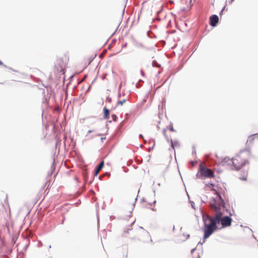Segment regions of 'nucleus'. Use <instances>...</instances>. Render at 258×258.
<instances>
[{
	"label": "nucleus",
	"instance_id": "f257e3e1",
	"mask_svg": "<svg viewBox=\"0 0 258 258\" xmlns=\"http://www.w3.org/2000/svg\"><path fill=\"white\" fill-rule=\"evenodd\" d=\"M253 155L248 149L241 150L235 157L231 159L225 158L223 161V164H232L235 170H239L249 163Z\"/></svg>",
	"mask_w": 258,
	"mask_h": 258
},
{
	"label": "nucleus",
	"instance_id": "f03ea898",
	"mask_svg": "<svg viewBox=\"0 0 258 258\" xmlns=\"http://www.w3.org/2000/svg\"><path fill=\"white\" fill-rule=\"evenodd\" d=\"M210 206L214 212V215L218 212L221 213L222 209L225 208L224 202L219 195H217L216 198H212L210 202Z\"/></svg>",
	"mask_w": 258,
	"mask_h": 258
},
{
	"label": "nucleus",
	"instance_id": "7ed1b4c3",
	"mask_svg": "<svg viewBox=\"0 0 258 258\" xmlns=\"http://www.w3.org/2000/svg\"><path fill=\"white\" fill-rule=\"evenodd\" d=\"M210 223L207 224L205 223L204 227V238L209 237L217 229V223L215 221L213 217H209Z\"/></svg>",
	"mask_w": 258,
	"mask_h": 258
},
{
	"label": "nucleus",
	"instance_id": "20e7f679",
	"mask_svg": "<svg viewBox=\"0 0 258 258\" xmlns=\"http://www.w3.org/2000/svg\"><path fill=\"white\" fill-rule=\"evenodd\" d=\"M217 224L221 223L222 227L230 226L231 224L232 219L228 216H223V213H218L213 216Z\"/></svg>",
	"mask_w": 258,
	"mask_h": 258
},
{
	"label": "nucleus",
	"instance_id": "39448f33",
	"mask_svg": "<svg viewBox=\"0 0 258 258\" xmlns=\"http://www.w3.org/2000/svg\"><path fill=\"white\" fill-rule=\"evenodd\" d=\"M197 175L199 176V177L200 178H212L215 177L214 174L212 170L202 164L200 165Z\"/></svg>",
	"mask_w": 258,
	"mask_h": 258
},
{
	"label": "nucleus",
	"instance_id": "423d86ee",
	"mask_svg": "<svg viewBox=\"0 0 258 258\" xmlns=\"http://www.w3.org/2000/svg\"><path fill=\"white\" fill-rule=\"evenodd\" d=\"M170 132H176V131L174 129L172 123H170L163 131V134L168 142L172 140Z\"/></svg>",
	"mask_w": 258,
	"mask_h": 258
},
{
	"label": "nucleus",
	"instance_id": "0eeeda50",
	"mask_svg": "<svg viewBox=\"0 0 258 258\" xmlns=\"http://www.w3.org/2000/svg\"><path fill=\"white\" fill-rule=\"evenodd\" d=\"M257 138H258V135L256 134L249 136L248 137V139L246 143V146H247V147L250 146L253 143L254 141Z\"/></svg>",
	"mask_w": 258,
	"mask_h": 258
},
{
	"label": "nucleus",
	"instance_id": "6e6552de",
	"mask_svg": "<svg viewBox=\"0 0 258 258\" xmlns=\"http://www.w3.org/2000/svg\"><path fill=\"white\" fill-rule=\"evenodd\" d=\"M169 142H170L171 143V148L169 149V151H172L175 152V148H178L180 146L179 142L177 140L173 141L171 140Z\"/></svg>",
	"mask_w": 258,
	"mask_h": 258
},
{
	"label": "nucleus",
	"instance_id": "1a4fd4ad",
	"mask_svg": "<svg viewBox=\"0 0 258 258\" xmlns=\"http://www.w3.org/2000/svg\"><path fill=\"white\" fill-rule=\"evenodd\" d=\"M210 25L212 26H215L219 22V18L217 15H214L210 17Z\"/></svg>",
	"mask_w": 258,
	"mask_h": 258
},
{
	"label": "nucleus",
	"instance_id": "9d476101",
	"mask_svg": "<svg viewBox=\"0 0 258 258\" xmlns=\"http://www.w3.org/2000/svg\"><path fill=\"white\" fill-rule=\"evenodd\" d=\"M131 232L132 235H133V237H129L131 239H134L138 236L139 234H138L137 231L136 230H134L133 229H128L127 231H125L126 233H128L129 232Z\"/></svg>",
	"mask_w": 258,
	"mask_h": 258
},
{
	"label": "nucleus",
	"instance_id": "9b49d317",
	"mask_svg": "<svg viewBox=\"0 0 258 258\" xmlns=\"http://www.w3.org/2000/svg\"><path fill=\"white\" fill-rule=\"evenodd\" d=\"M104 166V162L103 161H102L101 162H100V163L98 165V166H97L96 170H95V176H97L98 175V174L99 173V171L102 169V168H103Z\"/></svg>",
	"mask_w": 258,
	"mask_h": 258
},
{
	"label": "nucleus",
	"instance_id": "f8f14e48",
	"mask_svg": "<svg viewBox=\"0 0 258 258\" xmlns=\"http://www.w3.org/2000/svg\"><path fill=\"white\" fill-rule=\"evenodd\" d=\"M103 118L104 119H108L109 115V110L106 107H105L103 108Z\"/></svg>",
	"mask_w": 258,
	"mask_h": 258
},
{
	"label": "nucleus",
	"instance_id": "ddd939ff",
	"mask_svg": "<svg viewBox=\"0 0 258 258\" xmlns=\"http://www.w3.org/2000/svg\"><path fill=\"white\" fill-rule=\"evenodd\" d=\"M127 100H128L127 99H119L117 101V104L118 105H122L124 103L126 102Z\"/></svg>",
	"mask_w": 258,
	"mask_h": 258
},
{
	"label": "nucleus",
	"instance_id": "4468645a",
	"mask_svg": "<svg viewBox=\"0 0 258 258\" xmlns=\"http://www.w3.org/2000/svg\"><path fill=\"white\" fill-rule=\"evenodd\" d=\"M112 118L113 121H115L117 120V116L116 115L112 114Z\"/></svg>",
	"mask_w": 258,
	"mask_h": 258
},
{
	"label": "nucleus",
	"instance_id": "2eb2a0df",
	"mask_svg": "<svg viewBox=\"0 0 258 258\" xmlns=\"http://www.w3.org/2000/svg\"><path fill=\"white\" fill-rule=\"evenodd\" d=\"M234 0H231L230 2H229V4H232V2L234 1Z\"/></svg>",
	"mask_w": 258,
	"mask_h": 258
},
{
	"label": "nucleus",
	"instance_id": "dca6fc26",
	"mask_svg": "<svg viewBox=\"0 0 258 258\" xmlns=\"http://www.w3.org/2000/svg\"><path fill=\"white\" fill-rule=\"evenodd\" d=\"M3 63L0 60V66H3Z\"/></svg>",
	"mask_w": 258,
	"mask_h": 258
},
{
	"label": "nucleus",
	"instance_id": "f3484780",
	"mask_svg": "<svg viewBox=\"0 0 258 258\" xmlns=\"http://www.w3.org/2000/svg\"><path fill=\"white\" fill-rule=\"evenodd\" d=\"M241 179L243 180H246L245 177L242 178H241Z\"/></svg>",
	"mask_w": 258,
	"mask_h": 258
},
{
	"label": "nucleus",
	"instance_id": "a211bd4d",
	"mask_svg": "<svg viewBox=\"0 0 258 258\" xmlns=\"http://www.w3.org/2000/svg\"><path fill=\"white\" fill-rule=\"evenodd\" d=\"M91 132L92 131L90 130V131H88V133H91Z\"/></svg>",
	"mask_w": 258,
	"mask_h": 258
},
{
	"label": "nucleus",
	"instance_id": "6ab92c4d",
	"mask_svg": "<svg viewBox=\"0 0 258 258\" xmlns=\"http://www.w3.org/2000/svg\"><path fill=\"white\" fill-rule=\"evenodd\" d=\"M194 250H195V249H192V250H191V252H192Z\"/></svg>",
	"mask_w": 258,
	"mask_h": 258
}]
</instances>
